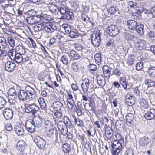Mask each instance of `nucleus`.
I'll return each instance as SVG.
<instances>
[{
	"label": "nucleus",
	"instance_id": "nucleus-1",
	"mask_svg": "<svg viewBox=\"0 0 155 155\" xmlns=\"http://www.w3.org/2000/svg\"><path fill=\"white\" fill-rule=\"evenodd\" d=\"M25 90H21L18 93V99L20 101H24L28 97L30 99L28 102L31 103L35 100L34 95L35 91L34 89L28 85L25 87Z\"/></svg>",
	"mask_w": 155,
	"mask_h": 155
},
{
	"label": "nucleus",
	"instance_id": "nucleus-2",
	"mask_svg": "<svg viewBox=\"0 0 155 155\" xmlns=\"http://www.w3.org/2000/svg\"><path fill=\"white\" fill-rule=\"evenodd\" d=\"M57 127L62 134L65 135L68 133V128H70L72 125L70 120L67 117H65L64 121L59 120L57 123Z\"/></svg>",
	"mask_w": 155,
	"mask_h": 155
},
{
	"label": "nucleus",
	"instance_id": "nucleus-3",
	"mask_svg": "<svg viewBox=\"0 0 155 155\" xmlns=\"http://www.w3.org/2000/svg\"><path fill=\"white\" fill-rule=\"evenodd\" d=\"M35 31H40L41 30H44L48 34H51L54 31L57 30V28L55 25H46L43 24H38L35 25L34 27Z\"/></svg>",
	"mask_w": 155,
	"mask_h": 155
},
{
	"label": "nucleus",
	"instance_id": "nucleus-4",
	"mask_svg": "<svg viewBox=\"0 0 155 155\" xmlns=\"http://www.w3.org/2000/svg\"><path fill=\"white\" fill-rule=\"evenodd\" d=\"M10 85L11 86V87H10V105L11 104L14 106L16 103V100L17 98L16 92L14 88L16 85L14 83L12 82H10Z\"/></svg>",
	"mask_w": 155,
	"mask_h": 155
},
{
	"label": "nucleus",
	"instance_id": "nucleus-5",
	"mask_svg": "<svg viewBox=\"0 0 155 155\" xmlns=\"http://www.w3.org/2000/svg\"><path fill=\"white\" fill-rule=\"evenodd\" d=\"M101 33L99 32L94 33L92 36L91 42L93 45L96 47L99 46L101 41Z\"/></svg>",
	"mask_w": 155,
	"mask_h": 155
},
{
	"label": "nucleus",
	"instance_id": "nucleus-6",
	"mask_svg": "<svg viewBox=\"0 0 155 155\" xmlns=\"http://www.w3.org/2000/svg\"><path fill=\"white\" fill-rule=\"evenodd\" d=\"M25 111L27 113L31 112L34 114H35L36 112L39 109V107L34 104H31L29 105H25Z\"/></svg>",
	"mask_w": 155,
	"mask_h": 155
},
{
	"label": "nucleus",
	"instance_id": "nucleus-7",
	"mask_svg": "<svg viewBox=\"0 0 155 155\" xmlns=\"http://www.w3.org/2000/svg\"><path fill=\"white\" fill-rule=\"evenodd\" d=\"M109 34L112 36H115L117 35L120 32V29L116 25H111L107 29Z\"/></svg>",
	"mask_w": 155,
	"mask_h": 155
},
{
	"label": "nucleus",
	"instance_id": "nucleus-8",
	"mask_svg": "<svg viewBox=\"0 0 155 155\" xmlns=\"http://www.w3.org/2000/svg\"><path fill=\"white\" fill-rule=\"evenodd\" d=\"M35 124L32 120H29L26 121L25 127L28 132L33 133L35 131V127H36Z\"/></svg>",
	"mask_w": 155,
	"mask_h": 155
},
{
	"label": "nucleus",
	"instance_id": "nucleus-9",
	"mask_svg": "<svg viewBox=\"0 0 155 155\" xmlns=\"http://www.w3.org/2000/svg\"><path fill=\"white\" fill-rule=\"evenodd\" d=\"M34 140L39 148H42L44 147L45 144V141L41 137L38 136H36Z\"/></svg>",
	"mask_w": 155,
	"mask_h": 155
},
{
	"label": "nucleus",
	"instance_id": "nucleus-10",
	"mask_svg": "<svg viewBox=\"0 0 155 155\" xmlns=\"http://www.w3.org/2000/svg\"><path fill=\"white\" fill-rule=\"evenodd\" d=\"M144 117L147 120H151L155 117V109H151L149 111L145 112Z\"/></svg>",
	"mask_w": 155,
	"mask_h": 155
},
{
	"label": "nucleus",
	"instance_id": "nucleus-11",
	"mask_svg": "<svg viewBox=\"0 0 155 155\" xmlns=\"http://www.w3.org/2000/svg\"><path fill=\"white\" fill-rule=\"evenodd\" d=\"M23 126L19 123H17L14 128L16 133L18 135H21L24 134Z\"/></svg>",
	"mask_w": 155,
	"mask_h": 155
},
{
	"label": "nucleus",
	"instance_id": "nucleus-12",
	"mask_svg": "<svg viewBox=\"0 0 155 155\" xmlns=\"http://www.w3.org/2000/svg\"><path fill=\"white\" fill-rule=\"evenodd\" d=\"M90 87V81L87 78H85L83 80L81 84V88L84 92H87Z\"/></svg>",
	"mask_w": 155,
	"mask_h": 155
},
{
	"label": "nucleus",
	"instance_id": "nucleus-13",
	"mask_svg": "<svg viewBox=\"0 0 155 155\" xmlns=\"http://www.w3.org/2000/svg\"><path fill=\"white\" fill-rule=\"evenodd\" d=\"M63 106V104L62 103L58 101H56L52 103L51 107L54 110L58 111L61 110Z\"/></svg>",
	"mask_w": 155,
	"mask_h": 155
},
{
	"label": "nucleus",
	"instance_id": "nucleus-14",
	"mask_svg": "<svg viewBox=\"0 0 155 155\" xmlns=\"http://www.w3.org/2000/svg\"><path fill=\"white\" fill-rule=\"evenodd\" d=\"M122 146L112 148V155H120L122 151Z\"/></svg>",
	"mask_w": 155,
	"mask_h": 155
},
{
	"label": "nucleus",
	"instance_id": "nucleus-15",
	"mask_svg": "<svg viewBox=\"0 0 155 155\" xmlns=\"http://www.w3.org/2000/svg\"><path fill=\"white\" fill-rule=\"evenodd\" d=\"M0 43L2 44L4 48V51L9 53L10 49L9 45L8 44L5 38L2 37H0Z\"/></svg>",
	"mask_w": 155,
	"mask_h": 155
},
{
	"label": "nucleus",
	"instance_id": "nucleus-16",
	"mask_svg": "<svg viewBox=\"0 0 155 155\" xmlns=\"http://www.w3.org/2000/svg\"><path fill=\"white\" fill-rule=\"evenodd\" d=\"M145 41L143 40L136 41L134 43L135 47L138 49L141 50L144 48Z\"/></svg>",
	"mask_w": 155,
	"mask_h": 155
},
{
	"label": "nucleus",
	"instance_id": "nucleus-17",
	"mask_svg": "<svg viewBox=\"0 0 155 155\" xmlns=\"http://www.w3.org/2000/svg\"><path fill=\"white\" fill-rule=\"evenodd\" d=\"M139 102L140 107L143 109H147L149 107L147 101L144 98H140Z\"/></svg>",
	"mask_w": 155,
	"mask_h": 155
},
{
	"label": "nucleus",
	"instance_id": "nucleus-18",
	"mask_svg": "<svg viewBox=\"0 0 155 155\" xmlns=\"http://www.w3.org/2000/svg\"><path fill=\"white\" fill-rule=\"evenodd\" d=\"M41 119V117L39 115H36L35 116L33 120L36 127H41L42 124Z\"/></svg>",
	"mask_w": 155,
	"mask_h": 155
},
{
	"label": "nucleus",
	"instance_id": "nucleus-19",
	"mask_svg": "<svg viewBox=\"0 0 155 155\" xmlns=\"http://www.w3.org/2000/svg\"><path fill=\"white\" fill-rule=\"evenodd\" d=\"M104 76L106 78L109 77L111 74V71L110 68L107 65H104L102 68Z\"/></svg>",
	"mask_w": 155,
	"mask_h": 155
},
{
	"label": "nucleus",
	"instance_id": "nucleus-20",
	"mask_svg": "<svg viewBox=\"0 0 155 155\" xmlns=\"http://www.w3.org/2000/svg\"><path fill=\"white\" fill-rule=\"evenodd\" d=\"M26 143L24 141L22 140H20L18 142L16 146L17 150L22 151L25 148Z\"/></svg>",
	"mask_w": 155,
	"mask_h": 155
},
{
	"label": "nucleus",
	"instance_id": "nucleus-21",
	"mask_svg": "<svg viewBox=\"0 0 155 155\" xmlns=\"http://www.w3.org/2000/svg\"><path fill=\"white\" fill-rule=\"evenodd\" d=\"M104 77L100 75L97 77V83L99 86L101 87L104 86L106 83Z\"/></svg>",
	"mask_w": 155,
	"mask_h": 155
},
{
	"label": "nucleus",
	"instance_id": "nucleus-22",
	"mask_svg": "<svg viewBox=\"0 0 155 155\" xmlns=\"http://www.w3.org/2000/svg\"><path fill=\"white\" fill-rule=\"evenodd\" d=\"M143 6L141 5H138L135 7L134 9V12H133V14H135L137 16H138V15L141 13L143 12Z\"/></svg>",
	"mask_w": 155,
	"mask_h": 155
},
{
	"label": "nucleus",
	"instance_id": "nucleus-23",
	"mask_svg": "<svg viewBox=\"0 0 155 155\" xmlns=\"http://www.w3.org/2000/svg\"><path fill=\"white\" fill-rule=\"evenodd\" d=\"M134 116L132 113H128L125 116L127 124L128 126H130L131 121L134 119Z\"/></svg>",
	"mask_w": 155,
	"mask_h": 155
},
{
	"label": "nucleus",
	"instance_id": "nucleus-24",
	"mask_svg": "<svg viewBox=\"0 0 155 155\" xmlns=\"http://www.w3.org/2000/svg\"><path fill=\"white\" fill-rule=\"evenodd\" d=\"M70 54L71 57L75 60H78L81 58L82 54L78 53L75 51L71 50L70 52Z\"/></svg>",
	"mask_w": 155,
	"mask_h": 155
},
{
	"label": "nucleus",
	"instance_id": "nucleus-25",
	"mask_svg": "<svg viewBox=\"0 0 155 155\" xmlns=\"http://www.w3.org/2000/svg\"><path fill=\"white\" fill-rule=\"evenodd\" d=\"M73 14L72 12H70L69 10L66 13L61 17V18L63 19H67L68 20L71 19L73 17Z\"/></svg>",
	"mask_w": 155,
	"mask_h": 155
},
{
	"label": "nucleus",
	"instance_id": "nucleus-26",
	"mask_svg": "<svg viewBox=\"0 0 155 155\" xmlns=\"http://www.w3.org/2000/svg\"><path fill=\"white\" fill-rule=\"evenodd\" d=\"M45 129L46 134L49 137L52 135L54 132V127L53 126L48 127H45Z\"/></svg>",
	"mask_w": 155,
	"mask_h": 155
},
{
	"label": "nucleus",
	"instance_id": "nucleus-27",
	"mask_svg": "<svg viewBox=\"0 0 155 155\" xmlns=\"http://www.w3.org/2000/svg\"><path fill=\"white\" fill-rule=\"evenodd\" d=\"M127 24L129 28L134 30L136 28L137 23L134 21L130 20L127 21Z\"/></svg>",
	"mask_w": 155,
	"mask_h": 155
},
{
	"label": "nucleus",
	"instance_id": "nucleus-28",
	"mask_svg": "<svg viewBox=\"0 0 155 155\" xmlns=\"http://www.w3.org/2000/svg\"><path fill=\"white\" fill-rule=\"evenodd\" d=\"M75 102V100H72L71 101H68L67 102L68 107L69 109H71L73 111L76 110V106L75 105H74Z\"/></svg>",
	"mask_w": 155,
	"mask_h": 155
},
{
	"label": "nucleus",
	"instance_id": "nucleus-29",
	"mask_svg": "<svg viewBox=\"0 0 155 155\" xmlns=\"http://www.w3.org/2000/svg\"><path fill=\"white\" fill-rule=\"evenodd\" d=\"M148 75L152 78H155V67L152 66L149 67L147 70Z\"/></svg>",
	"mask_w": 155,
	"mask_h": 155
},
{
	"label": "nucleus",
	"instance_id": "nucleus-30",
	"mask_svg": "<svg viewBox=\"0 0 155 155\" xmlns=\"http://www.w3.org/2000/svg\"><path fill=\"white\" fill-rule=\"evenodd\" d=\"M123 36L124 38L127 40H133L135 38L132 33L128 31L124 33Z\"/></svg>",
	"mask_w": 155,
	"mask_h": 155
},
{
	"label": "nucleus",
	"instance_id": "nucleus-31",
	"mask_svg": "<svg viewBox=\"0 0 155 155\" xmlns=\"http://www.w3.org/2000/svg\"><path fill=\"white\" fill-rule=\"evenodd\" d=\"M149 141V138L145 136L140 139L139 143L141 146H145L147 145Z\"/></svg>",
	"mask_w": 155,
	"mask_h": 155
},
{
	"label": "nucleus",
	"instance_id": "nucleus-32",
	"mask_svg": "<svg viewBox=\"0 0 155 155\" xmlns=\"http://www.w3.org/2000/svg\"><path fill=\"white\" fill-rule=\"evenodd\" d=\"M126 63L129 65L133 64L134 61L135 57L134 55L130 54L125 59Z\"/></svg>",
	"mask_w": 155,
	"mask_h": 155
},
{
	"label": "nucleus",
	"instance_id": "nucleus-33",
	"mask_svg": "<svg viewBox=\"0 0 155 155\" xmlns=\"http://www.w3.org/2000/svg\"><path fill=\"white\" fill-rule=\"evenodd\" d=\"M69 10L68 8L67 7L63 5H61L59 8L58 9V10L60 13L63 15H64Z\"/></svg>",
	"mask_w": 155,
	"mask_h": 155
},
{
	"label": "nucleus",
	"instance_id": "nucleus-34",
	"mask_svg": "<svg viewBox=\"0 0 155 155\" xmlns=\"http://www.w3.org/2000/svg\"><path fill=\"white\" fill-rule=\"evenodd\" d=\"M38 101L41 108L42 109L45 110L46 108V105L44 99L42 98H40Z\"/></svg>",
	"mask_w": 155,
	"mask_h": 155
},
{
	"label": "nucleus",
	"instance_id": "nucleus-35",
	"mask_svg": "<svg viewBox=\"0 0 155 155\" xmlns=\"http://www.w3.org/2000/svg\"><path fill=\"white\" fill-rule=\"evenodd\" d=\"M41 18L42 21L44 23L51 22L52 20L51 17L47 15H44L41 16Z\"/></svg>",
	"mask_w": 155,
	"mask_h": 155
},
{
	"label": "nucleus",
	"instance_id": "nucleus-36",
	"mask_svg": "<svg viewBox=\"0 0 155 155\" xmlns=\"http://www.w3.org/2000/svg\"><path fill=\"white\" fill-rule=\"evenodd\" d=\"M106 136L108 139L111 138L113 135V131L110 128H107L105 130Z\"/></svg>",
	"mask_w": 155,
	"mask_h": 155
},
{
	"label": "nucleus",
	"instance_id": "nucleus-37",
	"mask_svg": "<svg viewBox=\"0 0 155 155\" xmlns=\"http://www.w3.org/2000/svg\"><path fill=\"white\" fill-rule=\"evenodd\" d=\"M3 114L5 118L7 120L10 119V109L9 108L4 109Z\"/></svg>",
	"mask_w": 155,
	"mask_h": 155
},
{
	"label": "nucleus",
	"instance_id": "nucleus-38",
	"mask_svg": "<svg viewBox=\"0 0 155 155\" xmlns=\"http://www.w3.org/2000/svg\"><path fill=\"white\" fill-rule=\"evenodd\" d=\"M145 83L148 87H153L155 85V81L150 79L146 80Z\"/></svg>",
	"mask_w": 155,
	"mask_h": 155
},
{
	"label": "nucleus",
	"instance_id": "nucleus-39",
	"mask_svg": "<svg viewBox=\"0 0 155 155\" xmlns=\"http://www.w3.org/2000/svg\"><path fill=\"white\" fill-rule=\"evenodd\" d=\"M62 28L67 34H68L71 31L70 26L66 24H63L62 25Z\"/></svg>",
	"mask_w": 155,
	"mask_h": 155
},
{
	"label": "nucleus",
	"instance_id": "nucleus-40",
	"mask_svg": "<svg viewBox=\"0 0 155 155\" xmlns=\"http://www.w3.org/2000/svg\"><path fill=\"white\" fill-rule=\"evenodd\" d=\"M63 147V151L64 153H68L71 150L70 145L67 143H64Z\"/></svg>",
	"mask_w": 155,
	"mask_h": 155
},
{
	"label": "nucleus",
	"instance_id": "nucleus-41",
	"mask_svg": "<svg viewBox=\"0 0 155 155\" xmlns=\"http://www.w3.org/2000/svg\"><path fill=\"white\" fill-rule=\"evenodd\" d=\"M12 11H11L10 12V14H12L14 17H16V15H15V11H16L17 12V14L19 15H22V12L20 10L17 9L16 8H12Z\"/></svg>",
	"mask_w": 155,
	"mask_h": 155
},
{
	"label": "nucleus",
	"instance_id": "nucleus-42",
	"mask_svg": "<svg viewBox=\"0 0 155 155\" xmlns=\"http://www.w3.org/2000/svg\"><path fill=\"white\" fill-rule=\"evenodd\" d=\"M101 54L100 53L96 54L95 55V60L96 63L98 65H99L101 64Z\"/></svg>",
	"mask_w": 155,
	"mask_h": 155
},
{
	"label": "nucleus",
	"instance_id": "nucleus-43",
	"mask_svg": "<svg viewBox=\"0 0 155 155\" xmlns=\"http://www.w3.org/2000/svg\"><path fill=\"white\" fill-rule=\"evenodd\" d=\"M16 53V50L14 48L10 49V60L12 61H14L15 57L17 55Z\"/></svg>",
	"mask_w": 155,
	"mask_h": 155
},
{
	"label": "nucleus",
	"instance_id": "nucleus-44",
	"mask_svg": "<svg viewBox=\"0 0 155 155\" xmlns=\"http://www.w3.org/2000/svg\"><path fill=\"white\" fill-rule=\"evenodd\" d=\"M74 119L75 123L79 127H82L83 125V121L79 118H76L75 116H74Z\"/></svg>",
	"mask_w": 155,
	"mask_h": 155
},
{
	"label": "nucleus",
	"instance_id": "nucleus-45",
	"mask_svg": "<svg viewBox=\"0 0 155 155\" xmlns=\"http://www.w3.org/2000/svg\"><path fill=\"white\" fill-rule=\"evenodd\" d=\"M23 61V57L21 55L19 54H17V55L15 57L14 61L17 63H20Z\"/></svg>",
	"mask_w": 155,
	"mask_h": 155
},
{
	"label": "nucleus",
	"instance_id": "nucleus-46",
	"mask_svg": "<svg viewBox=\"0 0 155 155\" xmlns=\"http://www.w3.org/2000/svg\"><path fill=\"white\" fill-rule=\"evenodd\" d=\"M123 142H120L118 140H114V141L111 142V147H113L117 146H122V143Z\"/></svg>",
	"mask_w": 155,
	"mask_h": 155
},
{
	"label": "nucleus",
	"instance_id": "nucleus-47",
	"mask_svg": "<svg viewBox=\"0 0 155 155\" xmlns=\"http://www.w3.org/2000/svg\"><path fill=\"white\" fill-rule=\"evenodd\" d=\"M68 57L67 55H64L61 57V60L64 64H66L68 63Z\"/></svg>",
	"mask_w": 155,
	"mask_h": 155
},
{
	"label": "nucleus",
	"instance_id": "nucleus-48",
	"mask_svg": "<svg viewBox=\"0 0 155 155\" xmlns=\"http://www.w3.org/2000/svg\"><path fill=\"white\" fill-rule=\"evenodd\" d=\"M35 24L38 22L41 19V15H35L32 16Z\"/></svg>",
	"mask_w": 155,
	"mask_h": 155
},
{
	"label": "nucleus",
	"instance_id": "nucleus-49",
	"mask_svg": "<svg viewBox=\"0 0 155 155\" xmlns=\"http://www.w3.org/2000/svg\"><path fill=\"white\" fill-rule=\"evenodd\" d=\"M69 36L71 38H75L78 37V33L77 32L71 31L69 34Z\"/></svg>",
	"mask_w": 155,
	"mask_h": 155
},
{
	"label": "nucleus",
	"instance_id": "nucleus-50",
	"mask_svg": "<svg viewBox=\"0 0 155 155\" xmlns=\"http://www.w3.org/2000/svg\"><path fill=\"white\" fill-rule=\"evenodd\" d=\"M6 101L5 99L0 96V108H2L5 105Z\"/></svg>",
	"mask_w": 155,
	"mask_h": 155
},
{
	"label": "nucleus",
	"instance_id": "nucleus-51",
	"mask_svg": "<svg viewBox=\"0 0 155 155\" xmlns=\"http://www.w3.org/2000/svg\"><path fill=\"white\" fill-rule=\"evenodd\" d=\"M26 20L27 22L30 24H35L32 16H28L26 18Z\"/></svg>",
	"mask_w": 155,
	"mask_h": 155
},
{
	"label": "nucleus",
	"instance_id": "nucleus-52",
	"mask_svg": "<svg viewBox=\"0 0 155 155\" xmlns=\"http://www.w3.org/2000/svg\"><path fill=\"white\" fill-rule=\"evenodd\" d=\"M115 137L117 139L114 140H118L123 143H124V137L120 134H117L115 135Z\"/></svg>",
	"mask_w": 155,
	"mask_h": 155
},
{
	"label": "nucleus",
	"instance_id": "nucleus-53",
	"mask_svg": "<svg viewBox=\"0 0 155 155\" xmlns=\"http://www.w3.org/2000/svg\"><path fill=\"white\" fill-rule=\"evenodd\" d=\"M118 9L115 7H111L109 10V12L111 14H114L117 12H118Z\"/></svg>",
	"mask_w": 155,
	"mask_h": 155
},
{
	"label": "nucleus",
	"instance_id": "nucleus-54",
	"mask_svg": "<svg viewBox=\"0 0 155 155\" xmlns=\"http://www.w3.org/2000/svg\"><path fill=\"white\" fill-rule=\"evenodd\" d=\"M95 133V131L94 129H91L87 130V133L88 136L90 137L91 136H94Z\"/></svg>",
	"mask_w": 155,
	"mask_h": 155
},
{
	"label": "nucleus",
	"instance_id": "nucleus-55",
	"mask_svg": "<svg viewBox=\"0 0 155 155\" xmlns=\"http://www.w3.org/2000/svg\"><path fill=\"white\" fill-rule=\"evenodd\" d=\"M18 51L19 52V54L20 55H24L25 54V50L24 48V47L22 46H20L18 49Z\"/></svg>",
	"mask_w": 155,
	"mask_h": 155
},
{
	"label": "nucleus",
	"instance_id": "nucleus-56",
	"mask_svg": "<svg viewBox=\"0 0 155 155\" xmlns=\"http://www.w3.org/2000/svg\"><path fill=\"white\" fill-rule=\"evenodd\" d=\"M128 5L131 8H133L136 6L137 4L135 2L130 1L128 2Z\"/></svg>",
	"mask_w": 155,
	"mask_h": 155
},
{
	"label": "nucleus",
	"instance_id": "nucleus-57",
	"mask_svg": "<svg viewBox=\"0 0 155 155\" xmlns=\"http://www.w3.org/2000/svg\"><path fill=\"white\" fill-rule=\"evenodd\" d=\"M143 25L142 24H140V28L139 29H137V31L140 35H143Z\"/></svg>",
	"mask_w": 155,
	"mask_h": 155
},
{
	"label": "nucleus",
	"instance_id": "nucleus-58",
	"mask_svg": "<svg viewBox=\"0 0 155 155\" xmlns=\"http://www.w3.org/2000/svg\"><path fill=\"white\" fill-rule=\"evenodd\" d=\"M125 155H134L133 150L131 148L127 149L125 152Z\"/></svg>",
	"mask_w": 155,
	"mask_h": 155
},
{
	"label": "nucleus",
	"instance_id": "nucleus-59",
	"mask_svg": "<svg viewBox=\"0 0 155 155\" xmlns=\"http://www.w3.org/2000/svg\"><path fill=\"white\" fill-rule=\"evenodd\" d=\"M27 13L28 15H30V16H34L36 14V11H34L33 9H31L28 10Z\"/></svg>",
	"mask_w": 155,
	"mask_h": 155
},
{
	"label": "nucleus",
	"instance_id": "nucleus-60",
	"mask_svg": "<svg viewBox=\"0 0 155 155\" xmlns=\"http://www.w3.org/2000/svg\"><path fill=\"white\" fill-rule=\"evenodd\" d=\"M71 68L74 71H76L78 68L77 63L75 62L73 63L71 65Z\"/></svg>",
	"mask_w": 155,
	"mask_h": 155
},
{
	"label": "nucleus",
	"instance_id": "nucleus-61",
	"mask_svg": "<svg viewBox=\"0 0 155 155\" xmlns=\"http://www.w3.org/2000/svg\"><path fill=\"white\" fill-rule=\"evenodd\" d=\"M88 68L91 70L94 71L96 70V66L94 64H90L88 66Z\"/></svg>",
	"mask_w": 155,
	"mask_h": 155
},
{
	"label": "nucleus",
	"instance_id": "nucleus-62",
	"mask_svg": "<svg viewBox=\"0 0 155 155\" xmlns=\"http://www.w3.org/2000/svg\"><path fill=\"white\" fill-rule=\"evenodd\" d=\"M44 124L45 126V127H48L53 126L51 121L48 120L45 121Z\"/></svg>",
	"mask_w": 155,
	"mask_h": 155
},
{
	"label": "nucleus",
	"instance_id": "nucleus-63",
	"mask_svg": "<svg viewBox=\"0 0 155 155\" xmlns=\"http://www.w3.org/2000/svg\"><path fill=\"white\" fill-rule=\"evenodd\" d=\"M143 63L142 62H140L137 63L136 65V68L137 70H140L143 67Z\"/></svg>",
	"mask_w": 155,
	"mask_h": 155
},
{
	"label": "nucleus",
	"instance_id": "nucleus-64",
	"mask_svg": "<svg viewBox=\"0 0 155 155\" xmlns=\"http://www.w3.org/2000/svg\"><path fill=\"white\" fill-rule=\"evenodd\" d=\"M126 101L132 99L133 98V96L132 94L127 93L125 97Z\"/></svg>",
	"mask_w": 155,
	"mask_h": 155
}]
</instances>
